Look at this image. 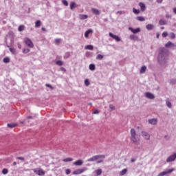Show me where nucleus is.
<instances>
[{"instance_id":"obj_1","label":"nucleus","mask_w":176,"mask_h":176,"mask_svg":"<svg viewBox=\"0 0 176 176\" xmlns=\"http://www.w3.org/2000/svg\"><path fill=\"white\" fill-rule=\"evenodd\" d=\"M167 57H168V51L165 48H162L158 55V61L160 64L167 63Z\"/></svg>"},{"instance_id":"obj_2","label":"nucleus","mask_w":176,"mask_h":176,"mask_svg":"<svg viewBox=\"0 0 176 176\" xmlns=\"http://www.w3.org/2000/svg\"><path fill=\"white\" fill-rule=\"evenodd\" d=\"M131 141L137 146L141 144V139H140V137L137 135L135 129H131Z\"/></svg>"},{"instance_id":"obj_3","label":"nucleus","mask_w":176,"mask_h":176,"mask_svg":"<svg viewBox=\"0 0 176 176\" xmlns=\"http://www.w3.org/2000/svg\"><path fill=\"white\" fill-rule=\"evenodd\" d=\"M33 171L34 173L36 174V175H39V176H43V175H45V170H43V169L39 168H34Z\"/></svg>"},{"instance_id":"obj_4","label":"nucleus","mask_w":176,"mask_h":176,"mask_svg":"<svg viewBox=\"0 0 176 176\" xmlns=\"http://www.w3.org/2000/svg\"><path fill=\"white\" fill-rule=\"evenodd\" d=\"M85 171H87V168L84 167L80 169H76V170L73 171V175H79L80 174H82V173H85Z\"/></svg>"},{"instance_id":"obj_5","label":"nucleus","mask_w":176,"mask_h":176,"mask_svg":"<svg viewBox=\"0 0 176 176\" xmlns=\"http://www.w3.org/2000/svg\"><path fill=\"white\" fill-rule=\"evenodd\" d=\"M98 159H105V156L104 155H95L91 158H89L87 162H96V160H98Z\"/></svg>"},{"instance_id":"obj_6","label":"nucleus","mask_w":176,"mask_h":176,"mask_svg":"<svg viewBox=\"0 0 176 176\" xmlns=\"http://www.w3.org/2000/svg\"><path fill=\"white\" fill-rule=\"evenodd\" d=\"M176 159V153H174L166 159V163H171Z\"/></svg>"},{"instance_id":"obj_7","label":"nucleus","mask_w":176,"mask_h":176,"mask_svg":"<svg viewBox=\"0 0 176 176\" xmlns=\"http://www.w3.org/2000/svg\"><path fill=\"white\" fill-rule=\"evenodd\" d=\"M24 42L25 43H26V45L29 47H34V43H32V41H31V39L28 38H25L24 39Z\"/></svg>"},{"instance_id":"obj_8","label":"nucleus","mask_w":176,"mask_h":176,"mask_svg":"<svg viewBox=\"0 0 176 176\" xmlns=\"http://www.w3.org/2000/svg\"><path fill=\"white\" fill-rule=\"evenodd\" d=\"M175 168H172V169H167L164 172H161L160 174H158V176H164L166 174H170V173H173V171H175Z\"/></svg>"},{"instance_id":"obj_9","label":"nucleus","mask_w":176,"mask_h":176,"mask_svg":"<svg viewBox=\"0 0 176 176\" xmlns=\"http://www.w3.org/2000/svg\"><path fill=\"white\" fill-rule=\"evenodd\" d=\"M144 97L148 98V100H155V95L151 92L144 93Z\"/></svg>"},{"instance_id":"obj_10","label":"nucleus","mask_w":176,"mask_h":176,"mask_svg":"<svg viewBox=\"0 0 176 176\" xmlns=\"http://www.w3.org/2000/svg\"><path fill=\"white\" fill-rule=\"evenodd\" d=\"M142 136L144 138V140H146L147 141H149V140L151 139V135L146 131H142Z\"/></svg>"},{"instance_id":"obj_11","label":"nucleus","mask_w":176,"mask_h":176,"mask_svg":"<svg viewBox=\"0 0 176 176\" xmlns=\"http://www.w3.org/2000/svg\"><path fill=\"white\" fill-rule=\"evenodd\" d=\"M109 35V36H111V38H113V39H115V41H116L117 42H120V38L119 37V36L114 35L111 32H110Z\"/></svg>"},{"instance_id":"obj_12","label":"nucleus","mask_w":176,"mask_h":176,"mask_svg":"<svg viewBox=\"0 0 176 176\" xmlns=\"http://www.w3.org/2000/svg\"><path fill=\"white\" fill-rule=\"evenodd\" d=\"M129 31H131V32H133V34H138V32H141V29H140V28L133 29V28L129 27Z\"/></svg>"},{"instance_id":"obj_13","label":"nucleus","mask_w":176,"mask_h":176,"mask_svg":"<svg viewBox=\"0 0 176 176\" xmlns=\"http://www.w3.org/2000/svg\"><path fill=\"white\" fill-rule=\"evenodd\" d=\"M148 122L149 124H153V126L157 124V120L156 118L149 119Z\"/></svg>"},{"instance_id":"obj_14","label":"nucleus","mask_w":176,"mask_h":176,"mask_svg":"<svg viewBox=\"0 0 176 176\" xmlns=\"http://www.w3.org/2000/svg\"><path fill=\"white\" fill-rule=\"evenodd\" d=\"M91 12L94 14H96V16H100L101 12H100L99 10L96 9V8H92Z\"/></svg>"},{"instance_id":"obj_15","label":"nucleus","mask_w":176,"mask_h":176,"mask_svg":"<svg viewBox=\"0 0 176 176\" xmlns=\"http://www.w3.org/2000/svg\"><path fill=\"white\" fill-rule=\"evenodd\" d=\"M165 47L171 48V47H175V44L171 43L170 41H168Z\"/></svg>"},{"instance_id":"obj_16","label":"nucleus","mask_w":176,"mask_h":176,"mask_svg":"<svg viewBox=\"0 0 176 176\" xmlns=\"http://www.w3.org/2000/svg\"><path fill=\"white\" fill-rule=\"evenodd\" d=\"M74 166H82L83 164V160H78L73 163Z\"/></svg>"},{"instance_id":"obj_17","label":"nucleus","mask_w":176,"mask_h":176,"mask_svg":"<svg viewBox=\"0 0 176 176\" xmlns=\"http://www.w3.org/2000/svg\"><path fill=\"white\" fill-rule=\"evenodd\" d=\"M139 6H140V10H142V12H145V9H146V6H145V4L144 3H139Z\"/></svg>"},{"instance_id":"obj_18","label":"nucleus","mask_w":176,"mask_h":176,"mask_svg":"<svg viewBox=\"0 0 176 176\" xmlns=\"http://www.w3.org/2000/svg\"><path fill=\"white\" fill-rule=\"evenodd\" d=\"M145 72H146V66L143 65L141 67L140 69V74H145Z\"/></svg>"},{"instance_id":"obj_19","label":"nucleus","mask_w":176,"mask_h":176,"mask_svg":"<svg viewBox=\"0 0 176 176\" xmlns=\"http://www.w3.org/2000/svg\"><path fill=\"white\" fill-rule=\"evenodd\" d=\"M90 34H93V30L91 29H89L85 32V37L89 38V35H90Z\"/></svg>"},{"instance_id":"obj_20","label":"nucleus","mask_w":176,"mask_h":176,"mask_svg":"<svg viewBox=\"0 0 176 176\" xmlns=\"http://www.w3.org/2000/svg\"><path fill=\"white\" fill-rule=\"evenodd\" d=\"M146 30H148V31H151V30H153V28H155V25L153 24H148L147 25H146Z\"/></svg>"},{"instance_id":"obj_21","label":"nucleus","mask_w":176,"mask_h":176,"mask_svg":"<svg viewBox=\"0 0 176 176\" xmlns=\"http://www.w3.org/2000/svg\"><path fill=\"white\" fill-rule=\"evenodd\" d=\"M89 16L86 14H81L79 15L80 20H86V19H88Z\"/></svg>"},{"instance_id":"obj_22","label":"nucleus","mask_w":176,"mask_h":176,"mask_svg":"<svg viewBox=\"0 0 176 176\" xmlns=\"http://www.w3.org/2000/svg\"><path fill=\"white\" fill-rule=\"evenodd\" d=\"M129 38H130L131 41H138V36H135V35H134V34L130 35Z\"/></svg>"},{"instance_id":"obj_23","label":"nucleus","mask_w":176,"mask_h":176,"mask_svg":"<svg viewBox=\"0 0 176 176\" xmlns=\"http://www.w3.org/2000/svg\"><path fill=\"white\" fill-rule=\"evenodd\" d=\"M159 24L160 25H166V24H167V21L164 19H160L159 21Z\"/></svg>"},{"instance_id":"obj_24","label":"nucleus","mask_w":176,"mask_h":176,"mask_svg":"<svg viewBox=\"0 0 176 176\" xmlns=\"http://www.w3.org/2000/svg\"><path fill=\"white\" fill-rule=\"evenodd\" d=\"M166 104L168 108H171L172 104H171V102L170 101V99L168 98L166 100Z\"/></svg>"},{"instance_id":"obj_25","label":"nucleus","mask_w":176,"mask_h":176,"mask_svg":"<svg viewBox=\"0 0 176 176\" xmlns=\"http://www.w3.org/2000/svg\"><path fill=\"white\" fill-rule=\"evenodd\" d=\"M75 8H76V3L72 2L70 3V9H71V10H74V9H75Z\"/></svg>"},{"instance_id":"obj_26","label":"nucleus","mask_w":176,"mask_h":176,"mask_svg":"<svg viewBox=\"0 0 176 176\" xmlns=\"http://www.w3.org/2000/svg\"><path fill=\"white\" fill-rule=\"evenodd\" d=\"M94 174H96V176L101 175V173H102V170L101 169H98L95 170Z\"/></svg>"},{"instance_id":"obj_27","label":"nucleus","mask_w":176,"mask_h":176,"mask_svg":"<svg viewBox=\"0 0 176 176\" xmlns=\"http://www.w3.org/2000/svg\"><path fill=\"white\" fill-rule=\"evenodd\" d=\"M85 49L86 50H93L94 47H93V45H86V46L85 47Z\"/></svg>"},{"instance_id":"obj_28","label":"nucleus","mask_w":176,"mask_h":176,"mask_svg":"<svg viewBox=\"0 0 176 176\" xmlns=\"http://www.w3.org/2000/svg\"><path fill=\"white\" fill-rule=\"evenodd\" d=\"M89 68L90 71H95L96 65L94 64H90Z\"/></svg>"},{"instance_id":"obj_29","label":"nucleus","mask_w":176,"mask_h":176,"mask_svg":"<svg viewBox=\"0 0 176 176\" xmlns=\"http://www.w3.org/2000/svg\"><path fill=\"white\" fill-rule=\"evenodd\" d=\"M17 126V124L12 123V124H8V127H10V129H13Z\"/></svg>"},{"instance_id":"obj_30","label":"nucleus","mask_w":176,"mask_h":176,"mask_svg":"<svg viewBox=\"0 0 176 176\" xmlns=\"http://www.w3.org/2000/svg\"><path fill=\"white\" fill-rule=\"evenodd\" d=\"M74 159L72 158H65L63 160V162H65V163H68V162H73Z\"/></svg>"},{"instance_id":"obj_31","label":"nucleus","mask_w":176,"mask_h":176,"mask_svg":"<svg viewBox=\"0 0 176 176\" xmlns=\"http://www.w3.org/2000/svg\"><path fill=\"white\" fill-rule=\"evenodd\" d=\"M71 56V54L69 52H66L63 56L65 60H67V58H69V56Z\"/></svg>"},{"instance_id":"obj_32","label":"nucleus","mask_w":176,"mask_h":176,"mask_svg":"<svg viewBox=\"0 0 176 176\" xmlns=\"http://www.w3.org/2000/svg\"><path fill=\"white\" fill-rule=\"evenodd\" d=\"M169 38H170V39H175V34H174L173 32H171L168 34Z\"/></svg>"},{"instance_id":"obj_33","label":"nucleus","mask_w":176,"mask_h":176,"mask_svg":"<svg viewBox=\"0 0 176 176\" xmlns=\"http://www.w3.org/2000/svg\"><path fill=\"white\" fill-rule=\"evenodd\" d=\"M133 12L135 14H140V10L135 9V8H133Z\"/></svg>"},{"instance_id":"obj_34","label":"nucleus","mask_w":176,"mask_h":176,"mask_svg":"<svg viewBox=\"0 0 176 176\" xmlns=\"http://www.w3.org/2000/svg\"><path fill=\"white\" fill-rule=\"evenodd\" d=\"M54 43H56V45H60V43H61V38H56L54 40Z\"/></svg>"},{"instance_id":"obj_35","label":"nucleus","mask_w":176,"mask_h":176,"mask_svg":"<svg viewBox=\"0 0 176 176\" xmlns=\"http://www.w3.org/2000/svg\"><path fill=\"white\" fill-rule=\"evenodd\" d=\"M56 65H59V67H61V65H63L64 64L63 61L61 60H57L56 62Z\"/></svg>"},{"instance_id":"obj_36","label":"nucleus","mask_w":176,"mask_h":176,"mask_svg":"<svg viewBox=\"0 0 176 176\" xmlns=\"http://www.w3.org/2000/svg\"><path fill=\"white\" fill-rule=\"evenodd\" d=\"M136 20H138L139 21H145V18L143 16H138L136 18Z\"/></svg>"},{"instance_id":"obj_37","label":"nucleus","mask_w":176,"mask_h":176,"mask_svg":"<svg viewBox=\"0 0 176 176\" xmlns=\"http://www.w3.org/2000/svg\"><path fill=\"white\" fill-rule=\"evenodd\" d=\"M18 31H19L20 32H21V31H24V25H19V27L18 28Z\"/></svg>"},{"instance_id":"obj_38","label":"nucleus","mask_w":176,"mask_h":176,"mask_svg":"<svg viewBox=\"0 0 176 176\" xmlns=\"http://www.w3.org/2000/svg\"><path fill=\"white\" fill-rule=\"evenodd\" d=\"M102 58H104V56L101 54H98L96 56V60H102Z\"/></svg>"},{"instance_id":"obj_39","label":"nucleus","mask_w":176,"mask_h":176,"mask_svg":"<svg viewBox=\"0 0 176 176\" xmlns=\"http://www.w3.org/2000/svg\"><path fill=\"white\" fill-rule=\"evenodd\" d=\"M126 173H127V169L124 168L123 169L121 172H120V175H124V174H126Z\"/></svg>"},{"instance_id":"obj_40","label":"nucleus","mask_w":176,"mask_h":176,"mask_svg":"<svg viewBox=\"0 0 176 176\" xmlns=\"http://www.w3.org/2000/svg\"><path fill=\"white\" fill-rule=\"evenodd\" d=\"M162 35V38H166L168 36V33L167 32H164Z\"/></svg>"},{"instance_id":"obj_41","label":"nucleus","mask_w":176,"mask_h":176,"mask_svg":"<svg viewBox=\"0 0 176 176\" xmlns=\"http://www.w3.org/2000/svg\"><path fill=\"white\" fill-rule=\"evenodd\" d=\"M85 86H89L90 85V82L89 81V79H85Z\"/></svg>"},{"instance_id":"obj_42","label":"nucleus","mask_w":176,"mask_h":176,"mask_svg":"<svg viewBox=\"0 0 176 176\" xmlns=\"http://www.w3.org/2000/svg\"><path fill=\"white\" fill-rule=\"evenodd\" d=\"M10 52H11L12 54H16V49L14 48H10Z\"/></svg>"},{"instance_id":"obj_43","label":"nucleus","mask_w":176,"mask_h":176,"mask_svg":"<svg viewBox=\"0 0 176 176\" xmlns=\"http://www.w3.org/2000/svg\"><path fill=\"white\" fill-rule=\"evenodd\" d=\"M170 85H175L176 84V79H171L170 80Z\"/></svg>"},{"instance_id":"obj_44","label":"nucleus","mask_w":176,"mask_h":176,"mask_svg":"<svg viewBox=\"0 0 176 176\" xmlns=\"http://www.w3.org/2000/svg\"><path fill=\"white\" fill-rule=\"evenodd\" d=\"M35 27H41V21H36Z\"/></svg>"},{"instance_id":"obj_45","label":"nucleus","mask_w":176,"mask_h":176,"mask_svg":"<svg viewBox=\"0 0 176 176\" xmlns=\"http://www.w3.org/2000/svg\"><path fill=\"white\" fill-rule=\"evenodd\" d=\"M110 111H115V106L113 104H109Z\"/></svg>"},{"instance_id":"obj_46","label":"nucleus","mask_w":176,"mask_h":176,"mask_svg":"<svg viewBox=\"0 0 176 176\" xmlns=\"http://www.w3.org/2000/svg\"><path fill=\"white\" fill-rule=\"evenodd\" d=\"M23 53H24L25 54H27V53H30V49H24Z\"/></svg>"},{"instance_id":"obj_47","label":"nucleus","mask_w":176,"mask_h":176,"mask_svg":"<svg viewBox=\"0 0 176 176\" xmlns=\"http://www.w3.org/2000/svg\"><path fill=\"white\" fill-rule=\"evenodd\" d=\"M10 61V59L8 57L4 58H3V62L4 63H9Z\"/></svg>"},{"instance_id":"obj_48","label":"nucleus","mask_w":176,"mask_h":176,"mask_svg":"<svg viewBox=\"0 0 176 176\" xmlns=\"http://www.w3.org/2000/svg\"><path fill=\"white\" fill-rule=\"evenodd\" d=\"M62 2L65 6H68V1L67 0H63Z\"/></svg>"},{"instance_id":"obj_49","label":"nucleus","mask_w":176,"mask_h":176,"mask_svg":"<svg viewBox=\"0 0 176 176\" xmlns=\"http://www.w3.org/2000/svg\"><path fill=\"white\" fill-rule=\"evenodd\" d=\"M97 163H102L104 162V158H100L98 160H96Z\"/></svg>"},{"instance_id":"obj_50","label":"nucleus","mask_w":176,"mask_h":176,"mask_svg":"<svg viewBox=\"0 0 176 176\" xmlns=\"http://www.w3.org/2000/svg\"><path fill=\"white\" fill-rule=\"evenodd\" d=\"M98 113H100V111H98V109H96L93 111L94 115H98Z\"/></svg>"},{"instance_id":"obj_51","label":"nucleus","mask_w":176,"mask_h":176,"mask_svg":"<svg viewBox=\"0 0 176 176\" xmlns=\"http://www.w3.org/2000/svg\"><path fill=\"white\" fill-rule=\"evenodd\" d=\"M65 173H66L67 175H69V174H71V170L66 169Z\"/></svg>"},{"instance_id":"obj_52","label":"nucleus","mask_w":176,"mask_h":176,"mask_svg":"<svg viewBox=\"0 0 176 176\" xmlns=\"http://www.w3.org/2000/svg\"><path fill=\"white\" fill-rule=\"evenodd\" d=\"M2 173H3V174H8V169H5V168L3 169Z\"/></svg>"},{"instance_id":"obj_53","label":"nucleus","mask_w":176,"mask_h":176,"mask_svg":"<svg viewBox=\"0 0 176 176\" xmlns=\"http://www.w3.org/2000/svg\"><path fill=\"white\" fill-rule=\"evenodd\" d=\"M45 86H47V87H50V89H53V87L52 85H50V84H46Z\"/></svg>"},{"instance_id":"obj_54","label":"nucleus","mask_w":176,"mask_h":176,"mask_svg":"<svg viewBox=\"0 0 176 176\" xmlns=\"http://www.w3.org/2000/svg\"><path fill=\"white\" fill-rule=\"evenodd\" d=\"M166 19H171V15L168 14H166Z\"/></svg>"},{"instance_id":"obj_55","label":"nucleus","mask_w":176,"mask_h":176,"mask_svg":"<svg viewBox=\"0 0 176 176\" xmlns=\"http://www.w3.org/2000/svg\"><path fill=\"white\" fill-rule=\"evenodd\" d=\"M91 55V54L90 52H86L87 57H90Z\"/></svg>"},{"instance_id":"obj_56","label":"nucleus","mask_w":176,"mask_h":176,"mask_svg":"<svg viewBox=\"0 0 176 176\" xmlns=\"http://www.w3.org/2000/svg\"><path fill=\"white\" fill-rule=\"evenodd\" d=\"M16 159H19V160H24V157H17Z\"/></svg>"},{"instance_id":"obj_57","label":"nucleus","mask_w":176,"mask_h":176,"mask_svg":"<svg viewBox=\"0 0 176 176\" xmlns=\"http://www.w3.org/2000/svg\"><path fill=\"white\" fill-rule=\"evenodd\" d=\"M157 3H162L163 0H157Z\"/></svg>"},{"instance_id":"obj_58","label":"nucleus","mask_w":176,"mask_h":176,"mask_svg":"<svg viewBox=\"0 0 176 176\" xmlns=\"http://www.w3.org/2000/svg\"><path fill=\"white\" fill-rule=\"evenodd\" d=\"M173 12H174L175 14H176V8H173Z\"/></svg>"},{"instance_id":"obj_59","label":"nucleus","mask_w":176,"mask_h":176,"mask_svg":"<svg viewBox=\"0 0 176 176\" xmlns=\"http://www.w3.org/2000/svg\"><path fill=\"white\" fill-rule=\"evenodd\" d=\"M18 47H19V49H21V45L18 44Z\"/></svg>"},{"instance_id":"obj_60","label":"nucleus","mask_w":176,"mask_h":176,"mask_svg":"<svg viewBox=\"0 0 176 176\" xmlns=\"http://www.w3.org/2000/svg\"><path fill=\"white\" fill-rule=\"evenodd\" d=\"M156 36H157V39H159V36H160V34H156Z\"/></svg>"},{"instance_id":"obj_61","label":"nucleus","mask_w":176,"mask_h":176,"mask_svg":"<svg viewBox=\"0 0 176 176\" xmlns=\"http://www.w3.org/2000/svg\"><path fill=\"white\" fill-rule=\"evenodd\" d=\"M42 31H46V29L45 28H41Z\"/></svg>"},{"instance_id":"obj_62","label":"nucleus","mask_w":176,"mask_h":176,"mask_svg":"<svg viewBox=\"0 0 176 176\" xmlns=\"http://www.w3.org/2000/svg\"><path fill=\"white\" fill-rule=\"evenodd\" d=\"M16 164H17V163L16 162H13V166H16Z\"/></svg>"},{"instance_id":"obj_63","label":"nucleus","mask_w":176,"mask_h":176,"mask_svg":"<svg viewBox=\"0 0 176 176\" xmlns=\"http://www.w3.org/2000/svg\"><path fill=\"white\" fill-rule=\"evenodd\" d=\"M28 119H32V116L28 117Z\"/></svg>"},{"instance_id":"obj_64","label":"nucleus","mask_w":176,"mask_h":176,"mask_svg":"<svg viewBox=\"0 0 176 176\" xmlns=\"http://www.w3.org/2000/svg\"><path fill=\"white\" fill-rule=\"evenodd\" d=\"M131 162H132V163H133V162H135V160L132 159V160H131Z\"/></svg>"}]
</instances>
